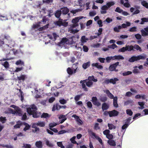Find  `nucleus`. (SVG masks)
Instances as JSON below:
<instances>
[{
    "label": "nucleus",
    "instance_id": "nucleus-1",
    "mask_svg": "<svg viewBox=\"0 0 148 148\" xmlns=\"http://www.w3.org/2000/svg\"><path fill=\"white\" fill-rule=\"evenodd\" d=\"M134 49H136L137 50H138L141 51L142 50L141 48L137 45H135L134 46L132 45H126L125 47H123L119 50V51L124 52L126 51H134L135 50Z\"/></svg>",
    "mask_w": 148,
    "mask_h": 148
},
{
    "label": "nucleus",
    "instance_id": "nucleus-2",
    "mask_svg": "<svg viewBox=\"0 0 148 148\" xmlns=\"http://www.w3.org/2000/svg\"><path fill=\"white\" fill-rule=\"evenodd\" d=\"M21 126H23L25 127L23 129L25 131L29 130L30 127V125L27 123H22L19 121L17 122V124L14 126V127L15 128H19Z\"/></svg>",
    "mask_w": 148,
    "mask_h": 148
},
{
    "label": "nucleus",
    "instance_id": "nucleus-3",
    "mask_svg": "<svg viewBox=\"0 0 148 148\" xmlns=\"http://www.w3.org/2000/svg\"><path fill=\"white\" fill-rule=\"evenodd\" d=\"M146 58L145 56H143L141 55H139L137 56H133L129 59L128 61L130 62H133L141 59L145 60Z\"/></svg>",
    "mask_w": 148,
    "mask_h": 148
},
{
    "label": "nucleus",
    "instance_id": "nucleus-4",
    "mask_svg": "<svg viewBox=\"0 0 148 148\" xmlns=\"http://www.w3.org/2000/svg\"><path fill=\"white\" fill-rule=\"evenodd\" d=\"M119 80V79L116 77L110 79L106 78L105 79L103 83L106 84H108L110 83L113 84H116V82Z\"/></svg>",
    "mask_w": 148,
    "mask_h": 148
},
{
    "label": "nucleus",
    "instance_id": "nucleus-5",
    "mask_svg": "<svg viewBox=\"0 0 148 148\" xmlns=\"http://www.w3.org/2000/svg\"><path fill=\"white\" fill-rule=\"evenodd\" d=\"M119 62H117L114 64H111L109 67V70L110 71H115L116 72L118 71V69H116V68L118 65H119Z\"/></svg>",
    "mask_w": 148,
    "mask_h": 148
},
{
    "label": "nucleus",
    "instance_id": "nucleus-6",
    "mask_svg": "<svg viewBox=\"0 0 148 148\" xmlns=\"http://www.w3.org/2000/svg\"><path fill=\"white\" fill-rule=\"evenodd\" d=\"M106 112L108 114L110 117L117 116L119 113V112L115 110H113L112 111H109L108 112L106 111L104 112V113L105 114Z\"/></svg>",
    "mask_w": 148,
    "mask_h": 148
},
{
    "label": "nucleus",
    "instance_id": "nucleus-7",
    "mask_svg": "<svg viewBox=\"0 0 148 148\" xmlns=\"http://www.w3.org/2000/svg\"><path fill=\"white\" fill-rule=\"evenodd\" d=\"M37 107L34 104L31 105L29 108H27V112L28 114H31L34 111L36 110Z\"/></svg>",
    "mask_w": 148,
    "mask_h": 148
},
{
    "label": "nucleus",
    "instance_id": "nucleus-8",
    "mask_svg": "<svg viewBox=\"0 0 148 148\" xmlns=\"http://www.w3.org/2000/svg\"><path fill=\"white\" fill-rule=\"evenodd\" d=\"M91 101L93 104L95 106L98 107L101 105V103L96 97H92Z\"/></svg>",
    "mask_w": 148,
    "mask_h": 148
},
{
    "label": "nucleus",
    "instance_id": "nucleus-9",
    "mask_svg": "<svg viewBox=\"0 0 148 148\" xmlns=\"http://www.w3.org/2000/svg\"><path fill=\"white\" fill-rule=\"evenodd\" d=\"M41 113L37 112L36 110L34 111L31 114H29V115H32L34 118H37L40 116Z\"/></svg>",
    "mask_w": 148,
    "mask_h": 148
},
{
    "label": "nucleus",
    "instance_id": "nucleus-10",
    "mask_svg": "<svg viewBox=\"0 0 148 148\" xmlns=\"http://www.w3.org/2000/svg\"><path fill=\"white\" fill-rule=\"evenodd\" d=\"M88 132L90 136H93L95 138H96L99 140L100 143L102 144V140L101 139L97 136L95 133L90 130Z\"/></svg>",
    "mask_w": 148,
    "mask_h": 148
},
{
    "label": "nucleus",
    "instance_id": "nucleus-11",
    "mask_svg": "<svg viewBox=\"0 0 148 148\" xmlns=\"http://www.w3.org/2000/svg\"><path fill=\"white\" fill-rule=\"evenodd\" d=\"M141 35L143 36H148V27L144 28L141 30Z\"/></svg>",
    "mask_w": 148,
    "mask_h": 148
},
{
    "label": "nucleus",
    "instance_id": "nucleus-12",
    "mask_svg": "<svg viewBox=\"0 0 148 148\" xmlns=\"http://www.w3.org/2000/svg\"><path fill=\"white\" fill-rule=\"evenodd\" d=\"M87 79L84 80H81L80 81V83L82 84V86L83 89H84V91H88V88L86 87L85 83L86 82Z\"/></svg>",
    "mask_w": 148,
    "mask_h": 148
},
{
    "label": "nucleus",
    "instance_id": "nucleus-13",
    "mask_svg": "<svg viewBox=\"0 0 148 148\" xmlns=\"http://www.w3.org/2000/svg\"><path fill=\"white\" fill-rule=\"evenodd\" d=\"M123 57L121 55H115L112 56V60H123L124 59Z\"/></svg>",
    "mask_w": 148,
    "mask_h": 148
},
{
    "label": "nucleus",
    "instance_id": "nucleus-14",
    "mask_svg": "<svg viewBox=\"0 0 148 148\" xmlns=\"http://www.w3.org/2000/svg\"><path fill=\"white\" fill-rule=\"evenodd\" d=\"M60 10L62 11V14L64 15L67 14L69 12V9L66 7L62 8Z\"/></svg>",
    "mask_w": 148,
    "mask_h": 148
},
{
    "label": "nucleus",
    "instance_id": "nucleus-15",
    "mask_svg": "<svg viewBox=\"0 0 148 148\" xmlns=\"http://www.w3.org/2000/svg\"><path fill=\"white\" fill-rule=\"evenodd\" d=\"M68 40V39L66 38H63L61 39V41L58 42V45L59 46L62 45H64L65 43H66Z\"/></svg>",
    "mask_w": 148,
    "mask_h": 148
},
{
    "label": "nucleus",
    "instance_id": "nucleus-16",
    "mask_svg": "<svg viewBox=\"0 0 148 148\" xmlns=\"http://www.w3.org/2000/svg\"><path fill=\"white\" fill-rule=\"evenodd\" d=\"M37 124H36V123H34L32 125V127L34 129H33L32 130L33 132H37L39 131V129L37 127Z\"/></svg>",
    "mask_w": 148,
    "mask_h": 148
},
{
    "label": "nucleus",
    "instance_id": "nucleus-17",
    "mask_svg": "<svg viewBox=\"0 0 148 148\" xmlns=\"http://www.w3.org/2000/svg\"><path fill=\"white\" fill-rule=\"evenodd\" d=\"M17 78L18 80L23 82L27 78V76L25 75L21 74L20 76L17 77Z\"/></svg>",
    "mask_w": 148,
    "mask_h": 148
},
{
    "label": "nucleus",
    "instance_id": "nucleus-18",
    "mask_svg": "<svg viewBox=\"0 0 148 148\" xmlns=\"http://www.w3.org/2000/svg\"><path fill=\"white\" fill-rule=\"evenodd\" d=\"M51 116V115L47 113H43L42 114H41L40 117L41 118H45L48 119Z\"/></svg>",
    "mask_w": 148,
    "mask_h": 148
},
{
    "label": "nucleus",
    "instance_id": "nucleus-19",
    "mask_svg": "<svg viewBox=\"0 0 148 148\" xmlns=\"http://www.w3.org/2000/svg\"><path fill=\"white\" fill-rule=\"evenodd\" d=\"M62 19L59 18L58 21H56L54 22V24L57 26L60 27L62 26Z\"/></svg>",
    "mask_w": 148,
    "mask_h": 148
},
{
    "label": "nucleus",
    "instance_id": "nucleus-20",
    "mask_svg": "<svg viewBox=\"0 0 148 148\" xmlns=\"http://www.w3.org/2000/svg\"><path fill=\"white\" fill-rule=\"evenodd\" d=\"M61 108V106L59 105L58 104L56 103L55 105H54L52 108V111H54L56 110H60Z\"/></svg>",
    "mask_w": 148,
    "mask_h": 148
},
{
    "label": "nucleus",
    "instance_id": "nucleus-21",
    "mask_svg": "<svg viewBox=\"0 0 148 148\" xmlns=\"http://www.w3.org/2000/svg\"><path fill=\"white\" fill-rule=\"evenodd\" d=\"M67 71L68 73L70 75H72L73 73H75L76 72V69H74L73 71L70 67H68L67 69Z\"/></svg>",
    "mask_w": 148,
    "mask_h": 148
},
{
    "label": "nucleus",
    "instance_id": "nucleus-22",
    "mask_svg": "<svg viewBox=\"0 0 148 148\" xmlns=\"http://www.w3.org/2000/svg\"><path fill=\"white\" fill-rule=\"evenodd\" d=\"M62 14V11L59 10H57L55 12L54 15L55 17L58 18H59Z\"/></svg>",
    "mask_w": 148,
    "mask_h": 148
},
{
    "label": "nucleus",
    "instance_id": "nucleus-23",
    "mask_svg": "<svg viewBox=\"0 0 148 148\" xmlns=\"http://www.w3.org/2000/svg\"><path fill=\"white\" fill-rule=\"evenodd\" d=\"M118 98L117 97H114L113 100V105L114 107L117 108L118 107V104L117 103Z\"/></svg>",
    "mask_w": 148,
    "mask_h": 148
},
{
    "label": "nucleus",
    "instance_id": "nucleus-24",
    "mask_svg": "<svg viewBox=\"0 0 148 148\" xmlns=\"http://www.w3.org/2000/svg\"><path fill=\"white\" fill-rule=\"evenodd\" d=\"M109 108V106L106 103H102V110L104 111L105 110H107Z\"/></svg>",
    "mask_w": 148,
    "mask_h": 148
},
{
    "label": "nucleus",
    "instance_id": "nucleus-25",
    "mask_svg": "<svg viewBox=\"0 0 148 148\" xmlns=\"http://www.w3.org/2000/svg\"><path fill=\"white\" fill-rule=\"evenodd\" d=\"M92 66H95L99 69H102L103 68V66L101 65H99V63H98L92 64Z\"/></svg>",
    "mask_w": 148,
    "mask_h": 148
},
{
    "label": "nucleus",
    "instance_id": "nucleus-26",
    "mask_svg": "<svg viewBox=\"0 0 148 148\" xmlns=\"http://www.w3.org/2000/svg\"><path fill=\"white\" fill-rule=\"evenodd\" d=\"M35 144L36 146L38 148H42V142L40 141H36Z\"/></svg>",
    "mask_w": 148,
    "mask_h": 148
},
{
    "label": "nucleus",
    "instance_id": "nucleus-27",
    "mask_svg": "<svg viewBox=\"0 0 148 148\" xmlns=\"http://www.w3.org/2000/svg\"><path fill=\"white\" fill-rule=\"evenodd\" d=\"M87 79L90 81H93L95 82L97 81V78H95V77L93 75L88 77V79Z\"/></svg>",
    "mask_w": 148,
    "mask_h": 148
},
{
    "label": "nucleus",
    "instance_id": "nucleus-28",
    "mask_svg": "<svg viewBox=\"0 0 148 148\" xmlns=\"http://www.w3.org/2000/svg\"><path fill=\"white\" fill-rule=\"evenodd\" d=\"M106 92L107 96L110 99H112L114 98V95L110 92V91L108 90H106Z\"/></svg>",
    "mask_w": 148,
    "mask_h": 148
},
{
    "label": "nucleus",
    "instance_id": "nucleus-29",
    "mask_svg": "<svg viewBox=\"0 0 148 148\" xmlns=\"http://www.w3.org/2000/svg\"><path fill=\"white\" fill-rule=\"evenodd\" d=\"M75 37L74 36H73L69 38V41H70L69 43L70 44H73L75 43L76 41H74V39H75Z\"/></svg>",
    "mask_w": 148,
    "mask_h": 148
},
{
    "label": "nucleus",
    "instance_id": "nucleus-30",
    "mask_svg": "<svg viewBox=\"0 0 148 148\" xmlns=\"http://www.w3.org/2000/svg\"><path fill=\"white\" fill-rule=\"evenodd\" d=\"M90 62H88L84 63L82 65V67L84 69H86L90 66Z\"/></svg>",
    "mask_w": 148,
    "mask_h": 148
},
{
    "label": "nucleus",
    "instance_id": "nucleus-31",
    "mask_svg": "<svg viewBox=\"0 0 148 148\" xmlns=\"http://www.w3.org/2000/svg\"><path fill=\"white\" fill-rule=\"evenodd\" d=\"M126 24L123 23L121 25L122 27L123 28H127V27L130 26L131 23L129 22H127Z\"/></svg>",
    "mask_w": 148,
    "mask_h": 148
},
{
    "label": "nucleus",
    "instance_id": "nucleus-32",
    "mask_svg": "<svg viewBox=\"0 0 148 148\" xmlns=\"http://www.w3.org/2000/svg\"><path fill=\"white\" fill-rule=\"evenodd\" d=\"M141 21L140 23V24L143 25L144 24L145 22H148V18H143L141 19Z\"/></svg>",
    "mask_w": 148,
    "mask_h": 148
},
{
    "label": "nucleus",
    "instance_id": "nucleus-33",
    "mask_svg": "<svg viewBox=\"0 0 148 148\" xmlns=\"http://www.w3.org/2000/svg\"><path fill=\"white\" fill-rule=\"evenodd\" d=\"M88 40V38H86L85 36H82L81 38V41L82 43H84L86 42L87 40Z\"/></svg>",
    "mask_w": 148,
    "mask_h": 148
},
{
    "label": "nucleus",
    "instance_id": "nucleus-34",
    "mask_svg": "<svg viewBox=\"0 0 148 148\" xmlns=\"http://www.w3.org/2000/svg\"><path fill=\"white\" fill-rule=\"evenodd\" d=\"M80 19H81V18H79V17H76L72 19V22L73 24H78L77 23L79 22V20Z\"/></svg>",
    "mask_w": 148,
    "mask_h": 148
},
{
    "label": "nucleus",
    "instance_id": "nucleus-35",
    "mask_svg": "<svg viewBox=\"0 0 148 148\" xmlns=\"http://www.w3.org/2000/svg\"><path fill=\"white\" fill-rule=\"evenodd\" d=\"M58 118L60 120H66L67 119L65 116L63 115H59Z\"/></svg>",
    "mask_w": 148,
    "mask_h": 148
},
{
    "label": "nucleus",
    "instance_id": "nucleus-36",
    "mask_svg": "<svg viewBox=\"0 0 148 148\" xmlns=\"http://www.w3.org/2000/svg\"><path fill=\"white\" fill-rule=\"evenodd\" d=\"M141 4L143 6L146 8L148 9V3L146 1H141Z\"/></svg>",
    "mask_w": 148,
    "mask_h": 148
},
{
    "label": "nucleus",
    "instance_id": "nucleus-37",
    "mask_svg": "<svg viewBox=\"0 0 148 148\" xmlns=\"http://www.w3.org/2000/svg\"><path fill=\"white\" fill-rule=\"evenodd\" d=\"M114 1H112L107 3H106V5L108 8H110L111 6L114 5Z\"/></svg>",
    "mask_w": 148,
    "mask_h": 148
},
{
    "label": "nucleus",
    "instance_id": "nucleus-38",
    "mask_svg": "<svg viewBox=\"0 0 148 148\" xmlns=\"http://www.w3.org/2000/svg\"><path fill=\"white\" fill-rule=\"evenodd\" d=\"M108 143L110 145L113 146H115L116 145L115 142L113 140H108Z\"/></svg>",
    "mask_w": 148,
    "mask_h": 148
},
{
    "label": "nucleus",
    "instance_id": "nucleus-39",
    "mask_svg": "<svg viewBox=\"0 0 148 148\" xmlns=\"http://www.w3.org/2000/svg\"><path fill=\"white\" fill-rule=\"evenodd\" d=\"M93 82L92 81H89L86 82V84L87 86L88 87H90L93 85Z\"/></svg>",
    "mask_w": 148,
    "mask_h": 148
},
{
    "label": "nucleus",
    "instance_id": "nucleus-40",
    "mask_svg": "<svg viewBox=\"0 0 148 148\" xmlns=\"http://www.w3.org/2000/svg\"><path fill=\"white\" fill-rule=\"evenodd\" d=\"M3 38L6 39L8 40H11V38L10 36L7 34H5L4 35Z\"/></svg>",
    "mask_w": 148,
    "mask_h": 148
},
{
    "label": "nucleus",
    "instance_id": "nucleus-41",
    "mask_svg": "<svg viewBox=\"0 0 148 148\" xmlns=\"http://www.w3.org/2000/svg\"><path fill=\"white\" fill-rule=\"evenodd\" d=\"M2 65L6 68H8L9 67V64L7 61H5Z\"/></svg>",
    "mask_w": 148,
    "mask_h": 148
},
{
    "label": "nucleus",
    "instance_id": "nucleus-42",
    "mask_svg": "<svg viewBox=\"0 0 148 148\" xmlns=\"http://www.w3.org/2000/svg\"><path fill=\"white\" fill-rule=\"evenodd\" d=\"M108 48L114 49L115 48L117 47V46L115 44H113L111 45H108Z\"/></svg>",
    "mask_w": 148,
    "mask_h": 148
},
{
    "label": "nucleus",
    "instance_id": "nucleus-43",
    "mask_svg": "<svg viewBox=\"0 0 148 148\" xmlns=\"http://www.w3.org/2000/svg\"><path fill=\"white\" fill-rule=\"evenodd\" d=\"M37 126H39L41 127H43L45 126V123L43 122H38V123H36Z\"/></svg>",
    "mask_w": 148,
    "mask_h": 148
},
{
    "label": "nucleus",
    "instance_id": "nucleus-44",
    "mask_svg": "<svg viewBox=\"0 0 148 148\" xmlns=\"http://www.w3.org/2000/svg\"><path fill=\"white\" fill-rule=\"evenodd\" d=\"M126 113L129 116H132L133 112L131 109H127L126 110Z\"/></svg>",
    "mask_w": 148,
    "mask_h": 148
},
{
    "label": "nucleus",
    "instance_id": "nucleus-45",
    "mask_svg": "<svg viewBox=\"0 0 148 148\" xmlns=\"http://www.w3.org/2000/svg\"><path fill=\"white\" fill-rule=\"evenodd\" d=\"M78 26V24H73L70 25V27L69 28V29H73L74 28H75Z\"/></svg>",
    "mask_w": 148,
    "mask_h": 148
},
{
    "label": "nucleus",
    "instance_id": "nucleus-46",
    "mask_svg": "<svg viewBox=\"0 0 148 148\" xmlns=\"http://www.w3.org/2000/svg\"><path fill=\"white\" fill-rule=\"evenodd\" d=\"M16 64L18 65L19 64H21V65H24V62L22 61L21 60H19L17 61L16 62Z\"/></svg>",
    "mask_w": 148,
    "mask_h": 148
},
{
    "label": "nucleus",
    "instance_id": "nucleus-47",
    "mask_svg": "<svg viewBox=\"0 0 148 148\" xmlns=\"http://www.w3.org/2000/svg\"><path fill=\"white\" fill-rule=\"evenodd\" d=\"M141 114L140 113H137L135 114L133 118L134 120L137 119V118L140 117L141 116Z\"/></svg>",
    "mask_w": 148,
    "mask_h": 148
},
{
    "label": "nucleus",
    "instance_id": "nucleus-48",
    "mask_svg": "<svg viewBox=\"0 0 148 148\" xmlns=\"http://www.w3.org/2000/svg\"><path fill=\"white\" fill-rule=\"evenodd\" d=\"M137 28L136 27H133L130 28L129 30V31L130 32H135L136 31Z\"/></svg>",
    "mask_w": 148,
    "mask_h": 148
},
{
    "label": "nucleus",
    "instance_id": "nucleus-49",
    "mask_svg": "<svg viewBox=\"0 0 148 148\" xmlns=\"http://www.w3.org/2000/svg\"><path fill=\"white\" fill-rule=\"evenodd\" d=\"M79 30L77 29H69V31L70 32V33L75 34L79 32Z\"/></svg>",
    "mask_w": 148,
    "mask_h": 148
},
{
    "label": "nucleus",
    "instance_id": "nucleus-50",
    "mask_svg": "<svg viewBox=\"0 0 148 148\" xmlns=\"http://www.w3.org/2000/svg\"><path fill=\"white\" fill-rule=\"evenodd\" d=\"M132 73V72L130 71H128L126 72H125L123 73V76H127L131 74Z\"/></svg>",
    "mask_w": 148,
    "mask_h": 148
},
{
    "label": "nucleus",
    "instance_id": "nucleus-51",
    "mask_svg": "<svg viewBox=\"0 0 148 148\" xmlns=\"http://www.w3.org/2000/svg\"><path fill=\"white\" fill-rule=\"evenodd\" d=\"M59 102L62 104H64L67 102V101L65 99H63L59 100Z\"/></svg>",
    "mask_w": 148,
    "mask_h": 148
},
{
    "label": "nucleus",
    "instance_id": "nucleus-52",
    "mask_svg": "<svg viewBox=\"0 0 148 148\" xmlns=\"http://www.w3.org/2000/svg\"><path fill=\"white\" fill-rule=\"evenodd\" d=\"M45 142L47 146L50 147H53V145L51 143H50L48 140H46Z\"/></svg>",
    "mask_w": 148,
    "mask_h": 148
},
{
    "label": "nucleus",
    "instance_id": "nucleus-53",
    "mask_svg": "<svg viewBox=\"0 0 148 148\" xmlns=\"http://www.w3.org/2000/svg\"><path fill=\"white\" fill-rule=\"evenodd\" d=\"M75 138L76 137L75 136H73L70 139V140L72 143L73 144H77V145H78V144L77 142L74 140Z\"/></svg>",
    "mask_w": 148,
    "mask_h": 148
},
{
    "label": "nucleus",
    "instance_id": "nucleus-54",
    "mask_svg": "<svg viewBox=\"0 0 148 148\" xmlns=\"http://www.w3.org/2000/svg\"><path fill=\"white\" fill-rule=\"evenodd\" d=\"M115 11L116 12H117L119 13H121L122 12H123V10L122 9H120V8L117 7L115 10Z\"/></svg>",
    "mask_w": 148,
    "mask_h": 148
},
{
    "label": "nucleus",
    "instance_id": "nucleus-55",
    "mask_svg": "<svg viewBox=\"0 0 148 148\" xmlns=\"http://www.w3.org/2000/svg\"><path fill=\"white\" fill-rule=\"evenodd\" d=\"M135 37L138 40L140 39H141L142 36H141L139 34H136L135 35Z\"/></svg>",
    "mask_w": 148,
    "mask_h": 148
},
{
    "label": "nucleus",
    "instance_id": "nucleus-56",
    "mask_svg": "<svg viewBox=\"0 0 148 148\" xmlns=\"http://www.w3.org/2000/svg\"><path fill=\"white\" fill-rule=\"evenodd\" d=\"M108 126L110 130H112V129H115V127L112 124H108Z\"/></svg>",
    "mask_w": 148,
    "mask_h": 148
},
{
    "label": "nucleus",
    "instance_id": "nucleus-57",
    "mask_svg": "<svg viewBox=\"0 0 148 148\" xmlns=\"http://www.w3.org/2000/svg\"><path fill=\"white\" fill-rule=\"evenodd\" d=\"M48 21V19L46 16H44L41 21V22H43L44 23H45L47 21Z\"/></svg>",
    "mask_w": 148,
    "mask_h": 148
},
{
    "label": "nucleus",
    "instance_id": "nucleus-58",
    "mask_svg": "<svg viewBox=\"0 0 148 148\" xmlns=\"http://www.w3.org/2000/svg\"><path fill=\"white\" fill-rule=\"evenodd\" d=\"M96 14L95 11L90 12L89 13L90 16H93L95 15Z\"/></svg>",
    "mask_w": 148,
    "mask_h": 148
},
{
    "label": "nucleus",
    "instance_id": "nucleus-59",
    "mask_svg": "<svg viewBox=\"0 0 148 148\" xmlns=\"http://www.w3.org/2000/svg\"><path fill=\"white\" fill-rule=\"evenodd\" d=\"M83 49L84 51L85 52H87L88 50V48L86 45H84L83 46Z\"/></svg>",
    "mask_w": 148,
    "mask_h": 148
},
{
    "label": "nucleus",
    "instance_id": "nucleus-60",
    "mask_svg": "<svg viewBox=\"0 0 148 148\" xmlns=\"http://www.w3.org/2000/svg\"><path fill=\"white\" fill-rule=\"evenodd\" d=\"M138 104L141 107L142 109L144 108V102L139 101L138 102Z\"/></svg>",
    "mask_w": 148,
    "mask_h": 148
},
{
    "label": "nucleus",
    "instance_id": "nucleus-61",
    "mask_svg": "<svg viewBox=\"0 0 148 148\" xmlns=\"http://www.w3.org/2000/svg\"><path fill=\"white\" fill-rule=\"evenodd\" d=\"M88 107L90 108H92V104L91 103L90 101H88L87 103Z\"/></svg>",
    "mask_w": 148,
    "mask_h": 148
},
{
    "label": "nucleus",
    "instance_id": "nucleus-62",
    "mask_svg": "<svg viewBox=\"0 0 148 148\" xmlns=\"http://www.w3.org/2000/svg\"><path fill=\"white\" fill-rule=\"evenodd\" d=\"M108 8L106 5H104L101 8V9L103 10H108Z\"/></svg>",
    "mask_w": 148,
    "mask_h": 148
},
{
    "label": "nucleus",
    "instance_id": "nucleus-63",
    "mask_svg": "<svg viewBox=\"0 0 148 148\" xmlns=\"http://www.w3.org/2000/svg\"><path fill=\"white\" fill-rule=\"evenodd\" d=\"M72 117H74L75 119H76V120H81L79 118V117L76 115H73Z\"/></svg>",
    "mask_w": 148,
    "mask_h": 148
},
{
    "label": "nucleus",
    "instance_id": "nucleus-64",
    "mask_svg": "<svg viewBox=\"0 0 148 148\" xmlns=\"http://www.w3.org/2000/svg\"><path fill=\"white\" fill-rule=\"evenodd\" d=\"M80 97L81 96L79 95H77L74 98V99L76 101H78L79 99L80 98Z\"/></svg>",
    "mask_w": 148,
    "mask_h": 148
}]
</instances>
